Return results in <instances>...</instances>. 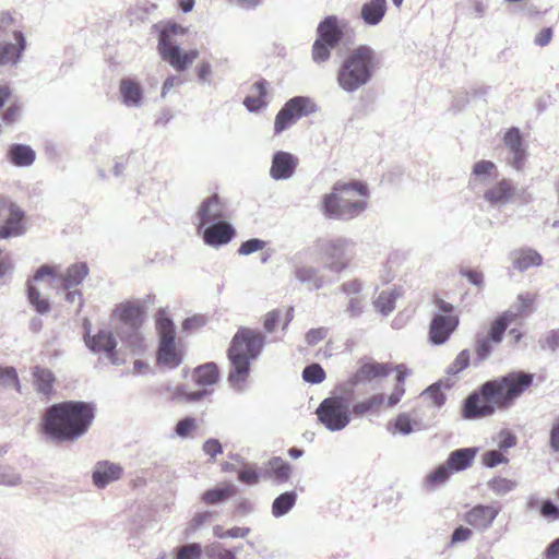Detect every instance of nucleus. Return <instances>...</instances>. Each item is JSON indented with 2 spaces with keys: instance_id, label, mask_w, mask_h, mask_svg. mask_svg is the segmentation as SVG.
<instances>
[{
  "instance_id": "obj_18",
  "label": "nucleus",
  "mask_w": 559,
  "mask_h": 559,
  "mask_svg": "<svg viewBox=\"0 0 559 559\" xmlns=\"http://www.w3.org/2000/svg\"><path fill=\"white\" fill-rule=\"evenodd\" d=\"M391 371V368L388 364L383 362H366L361 365L357 371L349 378V384L352 386L370 382L378 378L386 377Z\"/></svg>"
},
{
  "instance_id": "obj_6",
  "label": "nucleus",
  "mask_w": 559,
  "mask_h": 559,
  "mask_svg": "<svg viewBox=\"0 0 559 559\" xmlns=\"http://www.w3.org/2000/svg\"><path fill=\"white\" fill-rule=\"evenodd\" d=\"M353 389H346L342 394L324 399L318 406V420L329 431L335 432L346 428L352 419L350 402Z\"/></svg>"
},
{
  "instance_id": "obj_59",
  "label": "nucleus",
  "mask_w": 559,
  "mask_h": 559,
  "mask_svg": "<svg viewBox=\"0 0 559 559\" xmlns=\"http://www.w3.org/2000/svg\"><path fill=\"white\" fill-rule=\"evenodd\" d=\"M425 394H427L432 403L437 406V407H441L444 403H445V395L444 393L441 391V388H440V383L437 382V383H433L431 384L430 386H428L425 392Z\"/></svg>"
},
{
  "instance_id": "obj_14",
  "label": "nucleus",
  "mask_w": 559,
  "mask_h": 559,
  "mask_svg": "<svg viewBox=\"0 0 559 559\" xmlns=\"http://www.w3.org/2000/svg\"><path fill=\"white\" fill-rule=\"evenodd\" d=\"M500 513V508L476 504L465 513V522L479 532L487 531Z\"/></svg>"
},
{
  "instance_id": "obj_51",
  "label": "nucleus",
  "mask_w": 559,
  "mask_h": 559,
  "mask_svg": "<svg viewBox=\"0 0 559 559\" xmlns=\"http://www.w3.org/2000/svg\"><path fill=\"white\" fill-rule=\"evenodd\" d=\"M202 554L201 545L190 543L176 548V559H200Z\"/></svg>"
},
{
  "instance_id": "obj_41",
  "label": "nucleus",
  "mask_w": 559,
  "mask_h": 559,
  "mask_svg": "<svg viewBox=\"0 0 559 559\" xmlns=\"http://www.w3.org/2000/svg\"><path fill=\"white\" fill-rule=\"evenodd\" d=\"M10 388H14L17 392H21V383L16 369L11 366L0 367V393Z\"/></svg>"
},
{
  "instance_id": "obj_54",
  "label": "nucleus",
  "mask_w": 559,
  "mask_h": 559,
  "mask_svg": "<svg viewBox=\"0 0 559 559\" xmlns=\"http://www.w3.org/2000/svg\"><path fill=\"white\" fill-rule=\"evenodd\" d=\"M492 341L490 338H481L476 343V359L475 365H478L486 360L492 353Z\"/></svg>"
},
{
  "instance_id": "obj_27",
  "label": "nucleus",
  "mask_w": 559,
  "mask_h": 559,
  "mask_svg": "<svg viewBox=\"0 0 559 559\" xmlns=\"http://www.w3.org/2000/svg\"><path fill=\"white\" fill-rule=\"evenodd\" d=\"M88 266L85 262L71 264L61 277V287L69 290L79 286L88 275Z\"/></svg>"
},
{
  "instance_id": "obj_30",
  "label": "nucleus",
  "mask_w": 559,
  "mask_h": 559,
  "mask_svg": "<svg viewBox=\"0 0 559 559\" xmlns=\"http://www.w3.org/2000/svg\"><path fill=\"white\" fill-rule=\"evenodd\" d=\"M385 400L384 394L377 393L362 401L356 402L350 412L355 416H364L367 414H378Z\"/></svg>"
},
{
  "instance_id": "obj_42",
  "label": "nucleus",
  "mask_w": 559,
  "mask_h": 559,
  "mask_svg": "<svg viewBox=\"0 0 559 559\" xmlns=\"http://www.w3.org/2000/svg\"><path fill=\"white\" fill-rule=\"evenodd\" d=\"M269 467L278 483H285L289 479L292 467L289 463L285 462L282 457H272L269 461Z\"/></svg>"
},
{
  "instance_id": "obj_28",
  "label": "nucleus",
  "mask_w": 559,
  "mask_h": 559,
  "mask_svg": "<svg viewBox=\"0 0 559 559\" xmlns=\"http://www.w3.org/2000/svg\"><path fill=\"white\" fill-rule=\"evenodd\" d=\"M10 162L19 167L29 166L34 163L35 151L25 144H12L8 150Z\"/></svg>"
},
{
  "instance_id": "obj_50",
  "label": "nucleus",
  "mask_w": 559,
  "mask_h": 559,
  "mask_svg": "<svg viewBox=\"0 0 559 559\" xmlns=\"http://www.w3.org/2000/svg\"><path fill=\"white\" fill-rule=\"evenodd\" d=\"M249 527H231L229 530L224 531L221 525H216L213 527V534L217 538H245L249 535Z\"/></svg>"
},
{
  "instance_id": "obj_38",
  "label": "nucleus",
  "mask_w": 559,
  "mask_h": 559,
  "mask_svg": "<svg viewBox=\"0 0 559 559\" xmlns=\"http://www.w3.org/2000/svg\"><path fill=\"white\" fill-rule=\"evenodd\" d=\"M543 263L542 255L532 249L521 251L520 255L513 261V267L523 272L532 266H539Z\"/></svg>"
},
{
  "instance_id": "obj_9",
  "label": "nucleus",
  "mask_w": 559,
  "mask_h": 559,
  "mask_svg": "<svg viewBox=\"0 0 559 559\" xmlns=\"http://www.w3.org/2000/svg\"><path fill=\"white\" fill-rule=\"evenodd\" d=\"M503 144L508 150L507 163L518 171L525 167L527 150L523 134L518 127H511L503 136Z\"/></svg>"
},
{
  "instance_id": "obj_10",
  "label": "nucleus",
  "mask_w": 559,
  "mask_h": 559,
  "mask_svg": "<svg viewBox=\"0 0 559 559\" xmlns=\"http://www.w3.org/2000/svg\"><path fill=\"white\" fill-rule=\"evenodd\" d=\"M459 323L456 314H435L429 325V341L435 345L444 344Z\"/></svg>"
},
{
  "instance_id": "obj_17",
  "label": "nucleus",
  "mask_w": 559,
  "mask_h": 559,
  "mask_svg": "<svg viewBox=\"0 0 559 559\" xmlns=\"http://www.w3.org/2000/svg\"><path fill=\"white\" fill-rule=\"evenodd\" d=\"M24 211L16 204L11 203L9 206V216L0 226V239H9L20 237L25 234Z\"/></svg>"
},
{
  "instance_id": "obj_3",
  "label": "nucleus",
  "mask_w": 559,
  "mask_h": 559,
  "mask_svg": "<svg viewBox=\"0 0 559 559\" xmlns=\"http://www.w3.org/2000/svg\"><path fill=\"white\" fill-rule=\"evenodd\" d=\"M264 345L265 336L261 332L245 326L238 329L227 350L230 364L227 381L233 389L242 390L251 361L261 355Z\"/></svg>"
},
{
  "instance_id": "obj_63",
  "label": "nucleus",
  "mask_w": 559,
  "mask_h": 559,
  "mask_svg": "<svg viewBox=\"0 0 559 559\" xmlns=\"http://www.w3.org/2000/svg\"><path fill=\"white\" fill-rule=\"evenodd\" d=\"M345 312L349 318H356L362 314L364 312V302L358 297H352L348 301Z\"/></svg>"
},
{
  "instance_id": "obj_15",
  "label": "nucleus",
  "mask_w": 559,
  "mask_h": 559,
  "mask_svg": "<svg viewBox=\"0 0 559 559\" xmlns=\"http://www.w3.org/2000/svg\"><path fill=\"white\" fill-rule=\"evenodd\" d=\"M298 165V159L288 152L277 151L273 154L270 176L274 180L289 179Z\"/></svg>"
},
{
  "instance_id": "obj_36",
  "label": "nucleus",
  "mask_w": 559,
  "mask_h": 559,
  "mask_svg": "<svg viewBox=\"0 0 559 559\" xmlns=\"http://www.w3.org/2000/svg\"><path fill=\"white\" fill-rule=\"evenodd\" d=\"M516 317V313L512 311H506L499 316L492 323L488 333V338L495 344H499L504 335L506 330L510 322Z\"/></svg>"
},
{
  "instance_id": "obj_52",
  "label": "nucleus",
  "mask_w": 559,
  "mask_h": 559,
  "mask_svg": "<svg viewBox=\"0 0 559 559\" xmlns=\"http://www.w3.org/2000/svg\"><path fill=\"white\" fill-rule=\"evenodd\" d=\"M265 246L266 241L260 238H250L240 245L237 252L241 255H249L264 249Z\"/></svg>"
},
{
  "instance_id": "obj_46",
  "label": "nucleus",
  "mask_w": 559,
  "mask_h": 559,
  "mask_svg": "<svg viewBox=\"0 0 559 559\" xmlns=\"http://www.w3.org/2000/svg\"><path fill=\"white\" fill-rule=\"evenodd\" d=\"M325 371L321 365L313 362L306 366L302 370L304 381L311 384H319L325 379Z\"/></svg>"
},
{
  "instance_id": "obj_4",
  "label": "nucleus",
  "mask_w": 559,
  "mask_h": 559,
  "mask_svg": "<svg viewBox=\"0 0 559 559\" xmlns=\"http://www.w3.org/2000/svg\"><path fill=\"white\" fill-rule=\"evenodd\" d=\"M379 64L377 51L369 45H359L342 60L336 72V83L345 93L354 94L372 81Z\"/></svg>"
},
{
  "instance_id": "obj_26",
  "label": "nucleus",
  "mask_w": 559,
  "mask_h": 559,
  "mask_svg": "<svg viewBox=\"0 0 559 559\" xmlns=\"http://www.w3.org/2000/svg\"><path fill=\"white\" fill-rule=\"evenodd\" d=\"M477 451V448L456 449L449 454L445 463L452 472H462L472 465Z\"/></svg>"
},
{
  "instance_id": "obj_23",
  "label": "nucleus",
  "mask_w": 559,
  "mask_h": 559,
  "mask_svg": "<svg viewBox=\"0 0 559 559\" xmlns=\"http://www.w3.org/2000/svg\"><path fill=\"white\" fill-rule=\"evenodd\" d=\"M187 29L177 23H168L165 25L158 35V53L163 57L165 53L169 52L173 47H178L179 45L174 39L178 35H185Z\"/></svg>"
},
{
  "instance_id": "obj_8",
  "label": "nucleus",
  "mask_w": 559,
  "mask_h": 559,
  "mask_svg": "<svg viewBox=\"0 0 559 559\" xmlns=\"http://www.w3.org/2000/svg\"><path fill=\"white\" fill-rule=\"evenodd\" d=\"M350 246L352 241L346 238L330 240L323 249L324 267L337 274L344 271L353 258Z\"/></svg>"
},
{
  "instance_id": "obj_34",
  "label": "nucleus",
  "mask_w": 559,
  "mask_h": 559,
  "mask_svg": "<svg viewBox=\"0 0 559 559\" xmlns=\"http://www.w3.org/2000/svg\"><path fill=\"white\" fill-rule=\"evenodd\" d=\"M193 378L199 385H212L219 378L218 367L213 361L198 366L193 371Z\"/></svg>"
},
{
  "instance_id": "obj_25",
  "label": "nucleus",
  "mask_w": 559,
  "mask_h": 559,
  "mask_svg": "<svg viewBox=\"0 0 559 559\" xmlns=\"http://www.w3.org/2000/svg\"><path fill=\"white\" fill-rule=\"evenodd\" d=\"M199 57L197 49L182 52L180 46L173 47V49L160 57L164 61L168 62L176 71H185L192 62Z\"/></svg>"
},
{
  "instance_id": "obj_57",
  "label": "nucleus",
  "mask_w": 559,
  "mask_h": 559,
  "mask_svg": "<svg viewBox=\"0 0 559 559\" xmlns=\"http://www.w3.org/2000/svg\"><path fill=\"white\" fill-rule=\"evenodd\" d=\"M483 463L486 467L492 468L499 464L508 463V457L498 450H490L484 453Z\"/></svg>"
},
{
  "instance_id": "obj_48",
  "label": "nucleus",
  "mask_w": 559,
  "mask_h": 559,
  "mask_svg": "<svg viewBox=\"0 0 559 559\" xmlns=\"http://www.w3.org/2000/svg\"><path fill=\"white\" fill-rule=\"evenodd\" d=\"M471 362V353L468 349L461 350L454 361L447 368V373L455 376L466 369Z\"/></svg>"
},
{
  "instance_id": "obj_20",
  "label": "nucleus",
  "mask_w": 559,
  "mask_h": 559,
  "mask_svg": "<svg viewBox=\"0 0 559 559\" xmlns=\"http://www.w3.org/2000/svg\"><path fill=\"white\" fill-rule=\"evenodd\" d=\"M318 39L325 41L330 47H336L343 39V31L335 15L324 17L317 28Z\"/></svg>"
},
{
  "instance_id": "obj_58",
  "label": "nucleus",
  "mask_w": 559,
  "mask_h": 559,
  "mask_svg": "<svg viewBox=\"0 0 559 559\" xmlns=\"http://www.w3.org/2000/svg\"><path fill=\"white\" fill-rule=\"evenodd\" d=\"M210 559H237L236 551L231 549H223L221 544H214L207 550Z\"/></svg>"
},
{
  "instance_id": "obj_24",
  "label": "nucleus",
  "mask_w": 559,
  "mask_h": 559,
  "mask_svg": "<svg viewBox=\"0 0 559 559\" xmlns=\"http://www.w3.org/2000/svg\"><path fill=\"white\" fill-rule=\"evenodd\" d=\"M386 0H370L362 4L360 17L368 26L378 25L386 13Z\"/></svg>"
},
{
  "instance_id": "obj_39",
  "label": "nucleus",
  "mask_w": 559,
  "mask_h": 559,
  "mask_svg": "<svg viewBox=\"0 0 559 559\" xmlns=\"http://www.w3.org/2000/svg\"><path fill=\"white\" fill-rule=\"evenodd\" d=\"M297 121L298 120L293 115V111L286 102L275 116L274 133L281 134L282 132L290 128L293 124H295Z\"/></svg>"
},
{
  "instance_id": "obj_37",
  "label": "nucleus",
  "mask_w": 559,
  "mask_h": 559,
  "mask_svg": "<svg viewBox=\"0 0 559 559\" xmlns=\"http://www.w3.org/2000/svg\"><path fill=\"white\" fill-rule=\"evenodd\" d=\"M297 493L295 491H285L277 496L272 503V514L281 518L287 514L296 504Z\"/></svg>"
},
{
  "instance_id": "obj_64",
  "label": "nucleus",
  "mask_w": 559,
  "mask_h": 559,
  "mask_svg": "<svg viewBox=\"0 0 559 559\" xmlns=\"http://www.w3.org/2000/svg\"><path fill=\"white\" fill-rule=\"evenodd\" d=\"M205 454L210 455L213 460L223 452L219 440L211 438L207 439L202 447Z\"/></svg>"
},
{
  "instance_id": "obj_32",
  "label": "nucleus",
  "mask_w": 559,
  "mask_h": 559,
  "mask_svg": "<svg viewBox=\"0 0 559 559\" xmlns=\"http://www.w3.org/2000/svg\"><path fill=\"white\" fill-rule=\"evenodd\" d=\"M297 120L318 111L317 104L307 96H295L287 100Z\"/></svg>"
},
{
  "instance_id": "obj_60",
  "label": "nucleus",
  "mask_w": 559,
  "mask_h": 559,
  "mask_svg": "<svg viewBox=\"0 0 559 559\" xmlns=\"http://www.w3.org/2000/svg\"><path fill=\"white\" fill-rule=\"evenodd\" d=\"M540 514L545 519L559 520V507L550 499H547L540 506Z\"/></svg>"
},
{
  "instance_id": "obj_1",
  "label": "nucleus",
  "mask_w": 559,
  "mask_h": 559,
  "mask_svg": "<svg viewBox=\"0 0 559 559\" xmlns=\"http://www.w3.org/2000/svg\"><path fill=\"white\" fill-rule=\"evenodd\" d=\"M534 376L513 371L484 382L463 401L462 417L475 420L491 416L496 409H506L533 384Z\"/></svg>"
},
{
  "instance_id": "obj_29",
  "label": "nucleus",
  "mask_w": 559,
  "mask_h": 559,
  "mask_svg": "<svg viewBox=\"0 0 559 559\" xmlns=\"http://www.w3.org/2000/svg\"><path fill=\"white\" fill-rule=\"evenodd\" d=\"M295 277L300 283L308 285L309 289H320L326 283L324 277L320 274V271L313 266L296 267Z\"/></svg>"
},
{
  "instance_id": "obj_12",
  "label": "nucleus",
  "mask_w": 559,
  "mask_h": 559,
  "mask_svg": "<svg viewBox=\"0 0 559 559\" xmlns=\"http://www.w3.org/2000/svg\"><path fill=\"white\" fill-rule=\"evenodd\" d=\"M201 230L204 243L214 248L227 245L236 236L235 228L226 221L207 224Z\"/></svg>"
},
{
  "instance_id": "obj_40",
  "label": "nucleus",
  "mask_w": 559,
  "mask_h": 559,
  "mask_svg": "<svg viewBox=\"0 0 559 559\" xmlns=\"http://www.w3.org/2000/svg\"><path fill=\"white\" fill-rule=\"evenodd\" d=\"M396 371H397V374H396L397 384L395 385L394 391L389 396V400H388L389 407L396 405L401 401L402 396L405 393V389L403 386L404 381L409 373V370L403 365L396 366Z\"/></svg>"
},
{
  "instance_id": "obj_7",
  "label": "nucleus",
  "mask_w": 559,
  "mask_h": 559,
  "mask_svg": "<svg viewBox=\"0 0 559 559\" xmlns=\"http://www.w3.org/2000/svg\"><path fill=\"white\" fill-rule=\"evenodd\" d=\"M156 330L159 336L156 352L157 364L169 369L177 368L181 365L183 356L176 345V330L173 320L159 313L156 319Z\"/></svg>"
},
{
  "instance_id": "obj_13",
  "label": "nucleus",
  "mask_w": 559,
  "mask_h": 559,
  "mask_svg": "<svg viewBox=\"0 0 559 559\" xmlns=\"http://www.w3.org/2000/svg\"><path fill=\"white\" fill-rule=\"evenodd\" d=\"M117 312L119 319L132 330L130 336L132 345H139L142 340L139 329L143 323V307L139 304L128 301L121 304Z\"/></svg>"
},
{
  "instance_id": "obj_56",
  "label": "nucleus",
  "mask_w": 559,
  "mask_h": 559,
  "mask_svg": "<svg viewBox=\"0 0 559 559\" xmlns=\"http://www.w3.org/2000/svg\"><path fill=\"white\" fill-rule=\"evenodd\" d=\"M539 345L543 349L556 352L559 349V329L550 330L545 336L539 340Z\"/></svg>"
},
{
  "instance_id": "obj_11",
  "label": "nucleus",
  "mask_w": 559,
  "mask_h": 559,
  "mask_svg": "<svg viewBox=\"0 0 559 559\" xmlns=\"http://www.w3.org/2000/svg\"><path fill=\"white\" fill-rule=\"evenodd\" d=\"M86 346L94 353H105L106 357L114 365H120L122 361L118 359L116 353L117 341L111 331L100 329L96 335L85 336Z\"/></svg>"
},
{
  "instance_id": "obj_61",
  "label": "nucleus",
  "mask_w": 559,
  "mask_h": 559,
  "mask_svg": "<svg viewBox=\"0 0 559 559\" xmlns=\"http://www.w3.org/2000/svg\"><path fill=\"white\" fill-rule=\"evenodd\" d=\"M238 479L247 485H254L259 481L260 475L257 469L248 466L238 472Z\"/></svg>"
},
{
  "instance_id": "obj_22",
  "label": "nucleus",
  "mask_w": 559,
  "mask_h": 559,
  "mask_svg": "<svg viewBox=\"0 0 559 559\" xmlns=\"http://www.w3.org/2000/svg\"><path fill=\"white\" fill-rule=\"evenodd\" d=\"M15 44L0 43V66L16 63L26 48V39L21 31L13 33Z\"/></svg>"
},
{
  "instance_id": "obj_31",
  "label": "nucleus",
  "mask_w": 559,
  "mask_h": 559,
  "mask_svg": "<svg viewBox=\"0 0 559 559\" xmlns=\"http://www.w3.org/2000/svg\"><path fill=\"white\" fill-rule=\"evenodd\" d=\"M33 377L36 390L43 395L49 397L53 390V373L49 369L36 366L33 370Z\"/></svg>"
},
{
  "instance_id": "obj_33",
  "label": "nucleus",
  "mask_w": 559,
  "mask_h": 559,
  "mask_svg": "<svg viewBox=\"0 0 559 559\" xmlns=\"http://www.w3.org/2000/svg\"><path fill=\"white\" fill-rule=\"evenodd\" d=\"M237 488L233 484H226L224 486H216L203 492L202 500L206 504H218L228 498L235 496Z\"/></svg>"
},
{
  "instance_id": "obj_21",
  "label": "nucleus",
  "mask_w": 559,
  "mask_h": 559,
  "mask_svg": "<svg viewBox=\"0 0 559 559\" xmlns=\"http://www.w3.org/2000/svg\"><path fill=\"white\" fill-rule=\"evenodd\" d=\"M121 475L122 467L120 465L103 461L95 465L92 478L96 487L105 488L109 483L119 479Z\"/></svg>"
},
{
  "instance_id": "obj_5",
  "label": "nucleus",
  "mask_w": 559,
  "mask_h": 559,
  "mask_svg": "<svg viewBox=\"0 0 559 559\" xmlns=\"http://www.w3.org/2000/svg\"><path fill=\"white\" fill-rule=\"evenodd\" d=\"M354 193L368 197L367 185L361 181L335 182L332 192L323 197V214L326 217L341 221H349L359 216L367 209V202L352 201L348 197Z\"/></svg>"
},
{
  "instance_id": "obj_55",
  "label": "nucleus",
  "mask_w": 559,
  "mask_h": 559,
  "mask_svg": "<svg viewBox=\"0 0 559 559\" xmlns=\"http://www.w3.org/2000/svg\"><path fill=\"white\" fill-rule=\"evenodd\" d=\"M413 430V423L409 415L405 413L397 415L394 420V431L407 436L411 435Z\"/></svg>"
},
{
  "instance_id": "obj_44",
  "label": "nucleus",
  "mask_w": 559,
  "mask_h": 559,
  "mask_svg": "<svg viewBox=\"0 0 559 559\" xmlns=\"http://www.w3.org/2000/svg\"><path fill=\"white\" fill-rule=\"evenodd\" d=\"M488 488L498 496H504L513 491L518 483L503 477H493L487 483Z\"/></svg>"
},
{
  "instance_id": "obj_49",
  "label": "nucleus",
  "mask_w": 559,
  "mask_h": 559,
  "mask_svg": "<svg viewBox=\"0 0 559 559\" xmlns=\"http://www.w3.org/2000/svg\"><path fill=\"white\" fill-rule=\"evenodd\" d=\"M335 47H330L329 44L320 39H316L312 45V60L316 63H323L331 57V50Z\"/></svg>"
},
{
  "instance_id": "obj_47",
  "label": "nucleus",
  "mask_w": 559,
  "mask_h": 559,
  "mask_svg": "<svg viewBox=\"0 0 559 559\" xmlns=\"http://www.w3.org/2000/svg\"><path fill=\"white\" fill-rule=\"evenodd\" d=\"M452 471L447 463L439 465L435 468L426 478L427 485L431 488H436L439 485L447 481Z\"/></svg>"
},
{
  "instance_id": "obj_45",
  "label": "nucleus",
  "mask_w": 559,
  "mask_h": 559,
  "mask_svg": "<svg viewBox=\"0 0 559 559\" xmlns=\"http://www.w3.org/2000/svg\"><path fill=\"white\" fill-rule=\"evenodd\" d=\"M21 484L22 476L13 466L0 464V485L15 487Z\"/></svg>"
},
{
  "instance_id": "obj_35",
  "label": "nucleus",
  "mask_w": 559,
  "mask_h": 559,
  "mask_svg": "<svg viewBox=\"0 0 559 559\" xmlns=\"http://www.w3.org/2000/svg\"><path fill=\"white\" fill-rule=\"evenodd\" d=\"M512 192V186L511 183L502 179L497 185H495L492 188L488 189L484 198L486 201H488L490 204H503L509 201Z\"/></svg>"
},
{
  "instance_id": "obj_2",
  "label": "nucleus",
  "mask_w": 559,
  "mask_h": 559,
  "mask_svg": "<svg viewBox=\"0 0 559 559\" xmlns=\"http://www.w3.org/2000/svg\"><path fill=\"white\" fill-rule=\"evenodd\" d=\"M95 415L96 405L93 402L56 403L45 409L40 429L53 443L75 442L88 431Z\"/></svg>"
},
{
  "instance_id": "obj_62",
  "label": "nucleus",
  "mask_w": 559,
  "mask_h": 559,
  "mask_svg": "<svg viewBox=\"0 0 559 559\" xmlns=\"http://www.w3.org/2000/svg\"><path fill=\"white\" fill-rule=\"evenodd\" d=\"M326 335L328 329L325 328L311 329L306 333L305 340L308 345H316L324 340Z\"/></svg>"
},
{
  "instance_id": "obj_16",
  "label": "nucleus",
  "mask_w": 559,
  "mask_h": 559,
  "mask_svg": "<svg viewBox=\"0 0 559 559\" xmlns=\"http://www.w3.org/2000/svg\"><path fill=\"white\" fill-rule=\"evenodd\" d=\"M199 218L198 228L201 230L207 224L224 221V205L218 195L214 194L206 198L200 205L197 213Z\"/></svg>"
},
{
  "instance_id": "obj_19",
  "label": "nucleus",
  "mask_w": 559,
  "mask_h": 559,
  "mask_svg": "<svg viewBox=\"0 0 559 559\" xmlns=\"http://www.w3.org/2000/svg\"><path fill=\"white\" fill-rule=\"evenodd\" d=\"M119 93L121 102L127 107L139 108L143 105L144 93L141 84L131 78L120 81Z\"/></svg>"
},
{
  "instance_id": "obj_53",
  "label": "nucleus",
  "mask_w": 559,
  "mask_h": 559,
  "mask_svg": "<svg viewBox=\"0 0 559 559\" xmlns=\"http://www.w3.org/2000/svg\"><path fill=\"white\" fill-rule=\"evenodd\" d=\"M197 429V420L193 417H185L175 426V432L180 438H188L190 433Z\"/></svg>"
},
{
  "instance_id": "obj_43",
  "label": "nucleus",
  "mask_w": 559,
  "mask_h": 559,
  "mask_svg": "<svg viewBox=\"0 0 559 559\" xmlns=\"http://www.w3.org/2000/svg\"><path fill=\"white\" fill-rule=\"evenodd\" d=\"M397 296L395 292H381L373 306L381 314L388 316L394 310Z\"/></svg>"
}]
</instances>
